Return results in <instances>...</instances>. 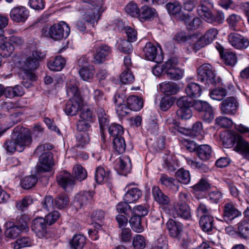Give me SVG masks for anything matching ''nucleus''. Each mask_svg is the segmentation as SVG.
Returning <instances> with one entry per match:
<instances>
[{"label":"nucleus","mask_w":249,"mask_h":249,"mask_svg":"<svg viewBox=\"0 0 249 249\" xmlns=\"http://www.w3.org/2000/svg\"><path fill=\"white\" fill-rule=\"evenodd\" d=\"M85 3L83 6L86 12L83 14L82 20H77L75 23L76 29L80 32L85 33L87 31L88 26L94 27L97 24L102 13L105 11L103 6V0H82Z\"/></svg>","instance_id":"nucleus-1"},{"label":"nucleus","mask_w":249,"mask_h":249,"mask_svg":"<svg viewBox=\"0 0 249 249\" xmlns=\"http://www.w3.org/2000/svg\"><path fill=\"white\" fill-rule=\"evenodd\" d=\"M13 135L11 139L5 140L3 147L9 154H13L17 151L21 152L23 151L25 147L29 145L32 142V138L30 134L23 132H19L14 138Z\"/></svg>","instance_id":"nucleus-2"},{"label":"nucleus","mask_w":249,"mask_h":249,"mask_svg":"<svg viewBox=\"0 0 249 249\" xmlns=\"http://www.w3.org/2000/svg\"><path fill=\"white\" fill-rule=\"evenodd\" d=\"M41 33L44 37H49L54 40H60L69 36L70 28L65 22L61 21L50 27L45 26L42 28Z\"/></svg>","instance_id":"nucleus-3"},{"label":"nucleus","mask_w":249,"mask_h":249,"mask_svg":"<svg viewBox=\"0 0 249 249\" xmlns=\"http://www.w3.org/2000/svg\"><path fill=\"white\" fill-rule=\"evenodd\" d=\"M194 101L187 96H183L178 98L176 102L178 109L176 114L181 120H188L193 116L192 107H194Z\"/></svg>","instance_id":"nucleus-4"},{"label":"nucleus","mask_w":249,"mask_h":249,"mask_svg":"<svg viewBox=\"0 0 249 249\" xmlns=\"http://www.w3.org/2000/svg\"><path fill=\"white\" fill-rule=\"evenodd\" d=\"M8 22L7 18L0 16V55L5 57L10 56L14 51V46L3 36V29L7 25Z\"/></svg>","instance_id":"nucleus-5"},{"label":"nucleus","mask_w":249,"mask_h":249,"mask_svg":"<svg viewBox=\"0 0 249 249\" xmlns=\"http://www.w3.org/2000/svg\"><path fill=\"white\" fill-rule=\"evenodd\" d=\"M197 80L206 85H214L216 83L213 68L208 63L204 64L197 68Z\"/></svg>","instance_id":"nucleus-6"},{"label":"nucleus","mask_w":249,"mask_h":249,"mask_svg":"<svg viewBox=\"0 0 249 249\" xmlns=\"http://www.w3.org/2000/svg\"><path fill=\"white\" fill-rule=\"evenodd\" d=\"M178 63V59L176 57H171L166 61L165 74L168 78L177 81L183 77V71L177 67Z\"/></svg>","instance_id":"nucleus-7"},{"label":"nucleus","mask_w":249,"mask_h":249,"mask_svg":"<svg viewBox=\"0 0 249 249\" xmlns=\"http://www.w3.org/2000/svg\"><path fill=\"white\" fill-rule=\"evenodd\" d=\"M239 103L234 97H229L223 99L221 102L219 108L223 115L233 116L236 113Z\"/></svg>","instance_id":"nucleus-8"},{"label":"nucleus","mask_w":249,"mask_h":249,"mask_svg":"<svg viewBox=\"0 0 249 249\" xmlns=\"http://www.w3.org/2000/svg\"><path fill=\"white\" fill-rule=\"evenodd\" d=\"M234 150L249 160V143L239 135H234L231 138Z\"/></svg>","instance_id":"nucleus-9"},{"label":"nucleus","mask_w":249,"mask_h":249,"mask_svg":"<svg viewBox=\"0 0 249 249\" xmlns=\"http://www.w3.org/2000/svg\"><path fill=\"white\" fill-rule=\"evenodd\" d=\"M54 165L53 154L50 152L43 153L39 157V162L36 165V172L40 174L50 172Z\"/></svg>","instance_id":"nucleus-10"},{"label":"nucleus","mask_w":249,"mask_h":249,"mask_svg":"<svg viewBox=\"0 0 249 249\" xmlns=\"http://www.w3.org/2000/svg\"><path fill=\"white\" fill-rule=\"evenodd\" d=\"M143 52L145 58L148 60L157 63H160L163 60V55L161 50L160 49L158 50L156 46L150 42L145 44Z\"/></svg>","instance_id":"nucleus-11"},{"label":"nucleus","mask_w":249,"mask_h":249,"mask_svg":"<svg viewBox=\"0 0 249 249\" xmlns=\"http://www.w3.org/2000/svg\"><path fill=\"white\" fill-rule=\"evenodd\" d=\"M218 31L214 28L209 29L203 36L200 37L194 44V49L196 51L212 42L216 38Z\"/></svg>","instance_id":"nucleus-12"},{"label":"nucleus","mask_w":249,"mask_h":249,"mask_svg":"<svg viewBox=\"0 0 249 249\" xmlns=\"http://www.w3.org/2000/svg\"><path fill=\"white\" fill-rule=\"evenodd\" d=\"M230 44L235 49L244 50L249 46V40L247 37L236 33H231L228 35Z\"/></svg>","instance_id":"nucleus-13"},{"label":"nucleus","mask_w":249,"mask_h":249,"mask_svg":"<svg viewBox=\"0 0 249 249\" xmlns=\"http://www.w3.org/2000/svg\"><path fill=\"white\" fill-rule=\"evenodd\" d=\"M38 62L34 59L32 56H29L27 58L24 64L22 66L23 70V74L22 77L24 79H30L32 80H36V76L32 72V71L36 70L38 66Z\"/></svg>","instance_id":"nucleus-14"},{"label":"nucleus","mask_w":249,"mask_h":249,"mask_svg":"<svg viewBox=\"0 0 249 249\" xmlns=\"http://www.w3.org/2000/svg\"><path fill=\"white\" fill-rule=\"evenodd\" d=\"M177 239L179 240V246L182 249H213L206 242H203L198 248H194V239L187 233H183Z\"/></svg>","instance_id":"nucleus-15"},{"label":"nucleus","mask_w":249,"mask_h":249,"mask_svg":"<svg viewBox=\"0 0 249 249\" xmlns=\"http://www.w3.org/2000/svg\"><path fill=\"white\" fill-rule=\"evenodd\" d=\"M213 7L210 0H200V4L197 6L198 15L206 21H212V8Z\"/></svg>","instance_id":"nucleus-16"},{"label":"nucleus","mask_w":249,"mask_h":249,"mask_svg":"<svg viewBox=\"0 0 249 249\" xmlns=\"http://www.w3.org/2000/svg\"><path fill=\"white\" fill-rule=\"evenodd\" d=\"M90 191H84L77 194L73 200V205L77 209L83 208L90 203L93 196Z\"/></svg>","instance_id":"nucleus-17"},{"label":"nucleus","mask_w":249,"mask_h":249,"mask_svg":"<svg viewBox=\"0 0 249 249\" xmlns=\"http://www.w3.org/2000/svg\"><path fill=\"white\" fill-rule=\"evenodd\" d=\"M173 215L174 217L188 220L191 219V210L188 204H173Z\"/></svg>","instance_id":"nucleus-18"},{"label":"nucleus","mask_w":249,"mask_h":249,"mask_svg":"<svg viewBox=\"0 0 249 249\" xmlns=\"http://www.w3.org/2000/svg\"><path fill=\"white\" fill-rule=\"evenodd\" d=\"M241 215V213L234 206L233 203L229 202L225 204L223 218L227 222H231L235 218Z\"/></svg>","instance_id":"nucleus-19"},{"label":"nucleus","mask_w":249,"mask_h":249,"mask_svg":"<svg viewBox=\"0 0 249 249\" xmlns=\"http://www.w3.org/2000/svg\"><path fill=\"white\" fill-rule=\"evenodd\" d=\"M82 106V98H71L66 103L64 111L67 115L75 116L81 109Z\"/></svg>","instance_id":"nucleus-20"},{"label":"nucleus","mask_w":249,"mask_h":249,"mask_svg":"<svg viewBox=\"0 0 249 249\" xmlns=\"http://www.w3.org/2000/svg\"><path fill=\"white\" fill-rule=\"evenodd\" d=\"M10 16L12 20L16 23L24 22L29 17V11L24 7H16L11 10Z\"/></svg>","instance_id":"nucleus-21"},{"label":"nucleus","mask_w":249,"mask_h":249,"mask_svg":"<svg viewBox=\"0 0 249 249\" xmlns=\"http://www.w3.org/2000/svg\"><path fill=\"white\" fill-rule=\"evenodd\" d=\"M111 52L112 49L110 46L105 44L101 45L94 54L93 62L96 64L103 63L107 60Z\"/></svg>","instance_id":"nucleus-22"},{"label":"nucleus","mask_w":249,"mask_h":249,"mask_svg":"<svg viewBox=\"0 0 249 249\" xmlns=\"http://www.w3.org/2000/svg\"><path fill=\"white\" fill-rule=\"evenodd\" d=\"M47 224L44 218L42 217L36 218L32 221V230L39 238H42L47 234Z\"/></svg>","instance_id":"nucleus-23"},{"label":"nucleus","mask_w":249,"mask_h":249,"mask_svg":"<svg viewBox=\"0 0 249 249\" xmlns=\"http://www.w3.org/2000/svg\"><path fill=\"white\" fill-rule=\"evenodd\" d=\"M114 163L115 168L120 174H125L130 171L131 163L128 156L119 157L114 161Z\"/></svg>","instance_id":"nucleus-24"},{"label":"nucleus","mask_w":249,"mask_h":249,"mask_svg":"<svg viewBox=\"0 0 249 249\" xmlns=\"http://www.w3.org/2000/svg\"><path fill=\"white\" fill-rule=\"evenodd\" d=\"M56 180L59 185L65 190L68 187L73 186L75 184L73 176L66 171L60 172L56 177Z\"/></svg>","instance_id":"nucleus-25"},{"label":"nucleus","mask_w":249,"mask_h":249,"mask_svg":"<svg viewBox=\"0 0 249 249\" xmlns=\"http://www.w3.org/2000/svg\"><path fill=\"white\" fill-rule=\"evenodd\" d=\"M169 235L173 238H178L183 234V225L179 222L170 219L166 223Z\"/></svg>","instance_id":"nucleus-26"},{"label":"nucleus","mask_w":249,"mask_h":249,"mask_svg":"<svg viewBox=\"0 0 249 249\" xmlns=\"http://www.w3.org/2000/svg\"><path fill=\"white\" fill-rule=\"evenodd\" d=\"M160 181L173 193H176L179 189V183L174 178L168 177L167 175L162 174Z\"/></svg>","instance_id":"nucleus-27"},{"label":"nucleus","mask_w":249,"mask_h":249,"mask_svg":"<svg viewBox=\"0 0 249 249\" xmlns=\"http://www.w3.org/2000/svg\"><path fill=\"white\" fill-rule=\"evenodd\" d=\"M179 89L177 83L171 81H164L159 85L160 90L167 95H175Z\"/></svg>","instance_id":"nucleus-28"},{"label":"nucleus","mask_w":249,"mask_h":249,"mask_svg":"<svg viewBox=\"0 0 249 249\" xmlns=\"http://www.w3.org/2000/svg\"><path fill=\"white\" fill-rule=\"evenodd\" d=\"M158 16V13L155 9L147 6H143L140 9L138 18L141 22L150 20Z\"/></svg>","instance_id":"nucleus-29"},{"label":"nucleus","mask_w":249,"mask_h":249,"mask_svg":"<svg viewBox=\"0 0 249 249\" xmlns=\"http://www.w3.org/2000/svg\"><path fill=\"white\" fill-rule=\"evenodd\" d=\"M152 194L154 199L160 205H168L170 201L169 197L165 195L158 186H153L152 188Z\"/></svg>","instance_id":"nucleus-30"},{"label":"nucleus","mask_w":249,"mask_h":249,"mask_svg":"<svg viewBox=\"0 0 249 249\" xmlns=\"http://www.w3.org/2000/svg\"><path fill=\"white\" fill-rule=\"evenodd\" d=\"M123 100L119 94H116L114 96V102L116 105V110L118 116L124 117L129 113L130 109L127 106L122 104Z\"/></svg>","instance_id":"nucleus-31"},{"label":"nucleus","mask_w":249,"mask_h":249,"mask_svg":"<svg viewBox=\"0 0 249 249\" xmlns=\"http://www.w3.org/2000/svg\"><path fill=\"white\" fill-rule=\"evenodd\" d=\"M220 48H217V49L219 52L222 59L224 61V63L226 65L231 67L234 66L237 61L236 54L231 52L226 51L224 52L222 47H220Z\"/></svg>","instance_id":"nucleus-32"},{"label":"nucleus","mask_w":249,"mask_h":249,"mask_svg":"<svg viewBox=\"0 0 249 249\" xmlns=\"http://www.w3.org/2000/svg\"><path fill=\"white\" fill-rule=\"evenodd\" d=\"M237 235L244 239L249 238V222L243 220L237 224V228L235 231Z\"/></svg>","instance_id":"nucleus-33"},{"label":"nucleus","mask_w":249,"mask_h":249,"mask_svg":"<svg viewBox=\"0 0 249 249\" xmlns=\"http://www.w3.org/2000/svg\"><path fill=\"white\" fill-rule=\"evenodd\" d=\"M142 191L137 187L128 190L124 196V200L129 203L137 201L142 196Z\"/></svg>","instance_id":"nucleus-34"},{"label":"nucleus","mask_w":249,"mask_h":249,"mask_svg":"<svg viewBox=\"0 0 249 249\" xmlns=\"http://www.w3.org/2000/svg\"><path fill=\"white\" fill-rule=\"evenodd\" d=\"M126 104L130 110L139 111L143 107L142 99L135 95L129 96L127 99Z\"/></svg>","instance_id":"nucleus-35"},{"label":"nucleus","mask_w":249,"mask_h":249,"mask_svg":"<svg viewBox=\"0 0 249 249\" xmlns=\"http://www.w3.org/2000/svg\"><path fill=\"white\" fill-rule=\"evenodd\" d=\"M182 19L184 21L186 28L189 30L194 31L198 29L201 24V19L197 17L192 18L189 15H184Z\"/></svg>","instance_id":"nucleus-36"},{"label":"nucleus","mask_w":249,"mask_h":249,"mask_svg":"<svg viewBox=\"0 0 249 249\" xmlns=\"http://www.w3.org/2000/svg\"><path fill=\"white\" fill-rule=\"evenodd\" d=\"M131 42L127 39L120 38L117 41L116 47L120 52L129 54L133 51Z\"/></svg>","instance_id":"nucleus-37"},{"label":"nucleus","mask_w":249,"mask_h":249,"mask_svg":"<svg viewBox=\"0 0 249 249\" xmlns=\"http://www.w3.org/2000/svg\"><path fill=\"white\" fill-rule=\"evenodd\" d=\"M185 92L187 96L190 98H197L201 95L202 89L198 84L191 83L188 84L185 88Z\"/></svg>","instance_id":"nucleus-38"},{"label":"nucleus","mask_w":249,"mask_h":249,"mask_svg":"<svg viewBox=\"0 0 249 249\" xmlns=\"http://www.w3.org/2000/svg\"><path fill=\"white\" fill-rule=\"evenodd\" d=\"M196 153L197 157L202 160L206 161L210 159L212 154L211 147L207 144L198 146Z\"/></svg>","instance_id":"nucleus-39"},{"label":"nucleus","mask_w":249,"mask_h":249,"mask_svg":"<svg viewBox=\"0 0 249 249\" xmlns=\"http://www.w3.org/2000/svg\"><path fill=\"white\" fill-rule=\"evenodd\" d=\"M29 220L30 217L28 215L21 214L17 217L15 226L20 230V232H26L29 231Z\"/></svg>","instance_id":"nucleus-40"},{"label":"nucleus","mask_w":249,"mask_h":249,"mask_svg":"<svg viewBox=\"0 0 249 249\" xmlns=\"http://www.w3.org/2000/svg\"><path fill=\"white\" fill-rule=\"evenodd\" d=\"M194 194L196 196L199 194H206V191L211 188L210 184L207 180L204 179H201L193 187Z\"/></svg>","instance_id":"nucleus-41"},{"label":"nucleus","mask_w":249,"mask_h":249,"mask_svg":"<svg viewBox=\"0 0 249 249\" xmlns=\"http://www.w3.org/2000/svg\"><path fill=\"white\" fill-rule=\"evenodd\" d=\"M213 217L210 215H203L199 220V225L205 232H209L213 228Z\"/></svg>","instance_id":"nucleus-42"},{"label":"nucleus","mask_w":249,"mask_h":249,"mask_svg":"<svg viewBox=\"0 0 249 249\" xmlns=\"http://www.w3.org/2000/svg\"><path fill=\"white\" fill-rule=\"evenodd\" d=\"M110 173L109 171H106L102 167H98L96 168L95 174V179L98 183H102L105 181H107L110 179Z\"/></svg>","instance_id":"nucleus-43"},{"label":"nucleus","mask_w":249,"mask_h":249,"mask_svg":"<svg viewBox=\"0 0 249 249\" xmlns=\"http://www.w3.org/2000/svg\"><path fill=\"white\" fill-rule=\"evenodd\" d=\"M196 38L195 35H187L184 31L178 32L174 36V39L179 43L187 42L191 44L193 43L194 39Z\"/></svg>","instance_id":"nucleus-44"},{"label":"nucleus","mask_w":249,"mask_h":249,"mask_svg":"<svg viewBox=\"0 0 249 249\" xmlns=\"http://www.w3.org/2000/svg\"><path fill=\"white\" fill-rule=\"evenodd\" d=\"M65 63L64 58L61 56H57L53 61H50L48 63V67L51 71H59L63 68Z\"/></svg>","instance_id":"nucleus-45"},{"label":"nucleus","mask_w":249,"mask_h":249,"mask_svg":"<svg viewBox=\"0 0 249 249\" xmlns=\"http://www.w3.org/2000/svg\"><path fill=\"white\" fill-rule=\"evenodd\" d=\"M66 92L68 96L77 99L81 98L79 91L75 81H70L67 83Z\"/></svg>","instance_id":"nucleus-46"},{"label":"nucleus","mask_w":249,"mask_h":249,"mask_svg":"<svg viewBox=\"0 0 249 249\" xmlns=\"http://www.w3.org/2000/svg\"><path fill=\"white\" fill-rule=\"evenodd\" d=\"M86 237L82 234H75L72 237L70 244L73 249H83L85 244Z\"/></svg>","instance_id":"nucleus-47"},{"label":"nucleus","mask_w":249,"mask_h":249,"mask_svg":"<svg viewBox=\"0 0 249 249\" xmlns=\"http://www.w3.org/2000/svg\"><path fill=\"white\" fill-rule=\"evenodd\" d=\"M129 222L131 229L134 231L140 233L144 231V227L142 224V218L140 217L132 214Z\"/></svg>","instance_id":"nucleus-48"},{"label":"nucleus","mask_w":249,"mask_h":249,"mask_svg":"<svg viewBox=\"0 0 249 249\" xmlns=\"http://www.w3.org/2000/svg\"><path fill=\"white\" fill-rule=\"evenodd\" d=\"M37 178L35 175L26 176L22 178L20 182L21 187L24 189H30L37 183Z\"/></svg>","instance_id":"nucleus-49"},{"label":"nucleus","mask_w":249,"mask_h":249,"mask_svg":"<svg viewBox=\"0 0 249 249\" xmlns=\"http://www.w3.org/2000/svg\"><path fill=\"white\" fill-rule=\"evenodd\" d=\"M94 72V67L92 65L89 67H83L79 71L80 77L85 81L92 79Z\"/></svg>","instance_id":"nucleus-50"},{"label":"nucleus","mask_w":249,"mask_h":249,"mask_svg":"<svg viewBox=\"0 0 249 249\" xmlns=\"http://www.w3.org/2000/svg\"><path fill=\"white\" fill-rule=\"evenodd\" d=\"M75 137V146L76 147L83 148L86 145L88 144L90 141L89 134L87 133L79 132L76 134Z\"/></svg>","instance_id":"nucleus-51"},{"label":"nucleus","mask_w":249,"mask_h":249,"mask_svg":"<svg viewBox=\"0 0 249 249\" xmlns=\"http://www.w3.org/2000/svg\"><path fill=\"white\" fill-rule=\"evenodd\" d=\"M72 174L78 180L81 181L87 177L86 170L80 164H76L73 167Z\"/></svg>","instance_id":"nucleus-52"},{"label":"nucleus","mask_w":249,"mask_h":249,"mask_svg":"<svg viewBox=\"0 0 249 249\" xmlns=\"http://www.w3.org/2000/svg\"><path fill=\"white\" fill-rule=\"evenodd\" d=\"M69 199L65 194H60L54 198L55 208L59 209H65L68 207Z\"/></svg>","instance_id":"nucleus-53"},{"label":"nucleus","mask_w":249,"mask_h":249,"mask_svg":"<svg viewBox=\"0 0 249 249\" xmlns=\"http://www.w3.org/2000/svg\"><path fill=\"white\" fill-rule=\"evenodd\" d=\"M108 132L114 138L122 137L124 130L123 126L117 124H112L108 127Z\"/></svg>","instance_id":"nucleus-54"},{"label":"nucleus","mask_w":249,"mask_h":249,"mask_svg":"<svg viewBox=\"0 0 249 249\" xmlns=\"http://www.w3.org/2000/svg\"><path fill=\"white\" fill-rule=\"evenodd\" d=\"M113 144L114 149L119 154H122L125 151L126 144L123 137L114 138Z\"/></svg>","instance_id":"nucleus-55"},{"label":"nucleus","mask_w":249,"mask_h":249,"mask_svg":"<svg viewBox=\"0 0 249 249\" xmlns=\"http://www.w3.org/2000/svg\"><path fill=\"white\" fill-rule=\"evenodd\" d=\"M124 10L125 12L132 17H139L140 9L139 8L138 5L133 2H130L125 7Z\"/></svg>","instance_id":"nucleus-56"},{"label":"nucleus","mask_w":249,"mask_h":249,"mask_svg":"<svg viewBox=\"0 0 249 249\" xmlns=\"http://www.w3.org/2000/svg\"><path fill=\"white\" fill-rule=\"evenodd\" d=\"M176 175L178 181L182 183L187 184L190 181L191 178L189 172L183 168L178 170Z\"/></svg>","instance_id":"nucleus-57"},{"label":"nucleus","mask_w":249,"mask_h":249,"mask_svg":"<svg viewBox=\"0 0 249 249\" xmlns=\"http://www.w3.org/2000/svg\"><path fill=\"white\" fill-rule=\"evenodd\" d=\"M186 161L188 165L192 168L196 169L200 172L206 173L209 170V167L202 162L194 160L191 159H186Z\"/></svg>","instance_id":"nucleus-58"},{"label":"nucleus","mask_w":249,"mask_h":249,"mask_svg":"<svg viewBox=\"0 0 249 249\" xmlns=\"http://www.w3.org/2000/svg\"><path fill=\"white\" fill-rule=\"evenodd\" d=\"M97 114L100 129L103 131L105 127L108 125L109 122L108 117L106 114L105 110L102 108H99L98 109Z\"/></svg>","instance_id":"nucleus-59"},{"label":"nucleus","mask_w":249,"mask_h":249,"mask_svg":"<svg viewBox=\"0 0 249 249\" xmlns=\"http://www.w3.org/2000/svg\"><path fill=\"white\" fill-rule=\"evenodd\" d=\"M33 203V199L30 196H26L21 200L17 201L16 206L17 208L21 211H24L28 207Z\"/></svg>","instance_id":"nucleus-60"},{"label":"nucleus","mask_w":249,"mask_h":249,"mask_svg":"<svg viewBox=\"0 0 249 249\" xmlns=\"http://www.w3.org/2000/svg\"><path fill=\"white\" fill-rule=\"evenodd\" d=\"M166 9L169 14L177 15L181 11V6L178 1H173L166 4Z\"/></svg>","instance_id":"nucleus-61"},{"label":"nucleus","mask_w":249,"mask_h":249,"mask_svg":"<svg viewBox=\"0 0 249 249\" xmlns=\"http://www.w3.org/2000/svg\"><path fill=\"white\" fill-rule=\"evenodd\" d=\"M133 246L134 249H143L146 246L145 238L141 234H136L133 239Z\"/></svg>","instance_id":"nucleus-62"},{"label":"nucleus","mask_w":249,"mask_h":249,"mask_svg":"<svg viewBox=\"0 0 249 249\" xmlns=\"http://www.w3.org/2000/svg\"><path fill=\"white\" fill-rule=\"evenodd\" d=\"M226 95V90L222 88H217L214 89L210 93V96L212 99L218 101L223 100Z\"/></svg>","instance_id":"nucleus-63"},{"label":"nucleus","mask_w":249,"mask_h":249,"mask_svg":"<svg viewBox=\"0 0 249 249\" xmlns=\"http://www.w3.org/2000/svg\"><path fill=\"white\" fill-rule=\"evenodd\" d=\"M32 240L27 236L18 239L14 244V249H19L22 248L29 247L31 245Z\"/></svg>","instance_id":"nucleus-64"}]
</instances>
